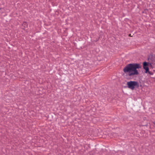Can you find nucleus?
<instances>
[{
  "label": "nucleus",
  "instance_id": "nucleus-1",
  "mask_svg": "<svg viewBox=\"0 0 155 155\" xmlns=\"http://www.w3.org/2000/svg\"><path fill=\"white\" fill-rule=\"evenodd\" d=\"M141 68L139 64L130 63L127 64L124 68L123 71L129 76L138 75L139 73L137 69Z\"/></svg>",
  "mask_w": 155,
  "mask_h": 155
},
{
  "label": "nucleus",
  "instance_id": "nucleus-2",
  "mask_svg": "<svg viewBox=\"0 0 155 155\" xmlns=\"http://www.w3.org/2000/svg\"><path fill=\"white\" fill-rule=\"evenodd\" d=\"M143 68L145 70V73H148L150 75H153V72L149 70V67H151V63L150 62H144L143 63Z\"/></svg>",
  "mask_w": 155,
  "mask_h": 155
},
{
  "label": "nucleus",
  "instance_id": "nucleus-3",
  "mask_svg": "<svg viewBox=\"0 0 155 155\" xmlns=\"http://www.w3.org/2000/svg\"><path fill=\"white\" fill-rule=\"evenodd\" d=\"M127 87L132 90L134 89L135 87L137 88L139 85L137 82L136 81H130L127 82Z\"/></svg>",
  "mask_w": 155,
  "mask_h": 155
},
{
  "label": "nucleus",
  "instance_id": "nucleus-4",
  "mask_svg": "<svg viewBox=\"0 0 155 155\" xmlns=\"http://www.w3.org/2000/svg\"><path fill=\"white\" fill-rule=\"evenodd\" d=\"M153 72L155 71V69L154 70H153Z\"/></svg>",
  "mask_w": 155,
  "mask_h": 155
}]
</instances>
